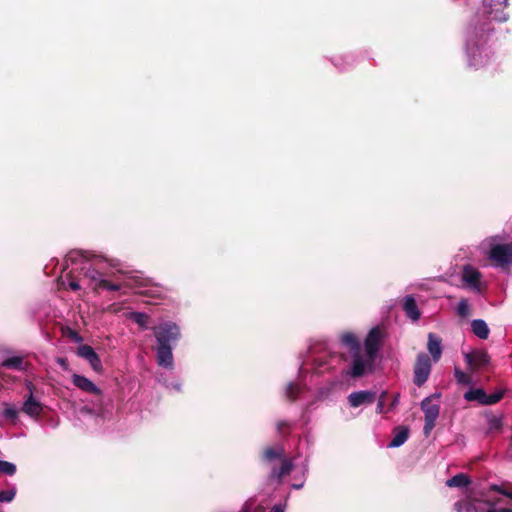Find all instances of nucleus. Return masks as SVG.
<instances>
[{"mask_svg":"<svg viewBox=\"0 0 512 512\" xmlns=\"http://www.w3.org/2000/svg\"><path fill=\"white\" fill-rule=\"evenodd\" d=\"M489 430H500L502 428V421L500 418L492 417L489 419Z\"/></svg>","mask_w":512,"mask_h":512,"instance_id":"obj_35","label":"nucleus"},{"mask_svg":"<svg viewBox=\"0 0 512 512\" xmlns=\"http://www.w3.org/2000/svg\"><path fill=\"white\" fill-rule=\"evenodd\" d=\"M16 494L15 488L0 491V502H10Z\"/></svg>","mask_w":512,"mask_h":512,"instance_id":"obj_33","label":"nucleus"},{"mask_svg":"<svg viewBox=\"0 0 512 512\" xmlns=\"http://www.w3.org/2000/svg\"><path fill=\"white\" fill-rule=\"evenodd\" d=\"M157 341L156 360L159 366L170 368L173 366L172 344L181 337L179 326L167 321L152 328Z\"/></svg>","mask_w":512,"mask_h":512,"instance_id":"obj_1","label":"nucleus"},{"mask_svg":"<svg viewBox=\"0 0 512 512\" xmlns=\"http://www.w3.org/2000/svg\"><path fill=\"white\" fill-rule=\"evenodd\" d=\"M491 490H492V491H495V492H498V493H500V494H501V491H504V489H503L501 486L496 485V484H493V485L491 486Z\"/></svg>","mask_w":512,"mask_h":512,"instance_id":"obj_43","label":"nucleus"},{"mask_svg":"<svg viewBox=\"0 0 512 512\" xmlns=\"http://www.w3.org/2000/svg\"><path fill=\"white\" fill-rule=\"evenodd\" d=\"M381 337V330L378 327H374L365 338L364 345L367 357L369 358V365H373L375 361V357L380 349Z\"/></svg>","mask_w":512,"mask_h":512,"instance_id":"obj_5","label":"nucleus"},{"mask_svg":"<svg viewBox=\"0 0 512 512\" xmlns=\"http://www.w3.org/2000/svg\"><path fill=\"white\" fill-rule=\"evenodd\" d=\"M489 259L496 267L508 269L512 266V242L492 245Z\"/></svg>","mask_w":512,"mask_h":512,"instance_id":"obj_3","label":"nucleus"},{"mask_svg":"<svg viewBox=\"0 0 512 512\" xmlns=\"http://www.w3.org/2000/svg\"><path fill=\"white\" fill-rule=\"evenodd\" d=\"M486 512H511V509H509V508L489 509Z\"/></svg>","mask_w":512,"mask_h":512,"instance_id":"obj_42","label":"nucleus"},{"mask_svg":"<svg viewBox=\"0 0 512 512\" xmlns=\"http://www.w3.org/2000/svg\"><path fill=\"white\" fill-rule=\"evenodd\" d=\"M486 395L487 394L484 389L474 388V389H470L467 392H465L464 399L469 402L477 401L478 403H480L482 405V401L485 400Z\"/></svg>","mask_w":512,"mask_h":512,"instance_id":"obj_22","label":"nucleus"},{"mask_svg":"<svg viewBox=\"0 0 512 512\" xmlns=\"http://www.w3.org/2000/svg\"><path fill=\"white\" fill-rule=\"evenodd\" d=\"M504 396V390H499L492 394H487L484 401H482V405H493L502 400Z\"/></svg>","mask_w":512,"mask_h":512,"instance_id":"obj_27","label":"nucleus"},{"mask_svg":"<svg viewBox=\"0 0 512 512\" xmlns=\"http://www.w3.org/2000/svg\"><path fill=\"white\" fill-rule=\"evenodd\" d=\"M0 473L12 476L16 473V465L5 460H0Z\"/></svg>","mask_w":512,"mask_h":512,"instance_id":"obj_28","label":"nucleus"},{"mask_svg":"<svg viewBox=\"0 0 512 512\" xmlns=\"http://www.w3.org/2000/svg\"><path fill=\"white\" fill-rule=\"evenodd\" d=\"M453 508L456 512H476L475 503L468 500H459L455 502Z\"/></svg>","mask_w":512,"mask_h":512,"instance_id":"obj_25","label":"nucleus"},{"mask_svg":"<svg viewBox=\"0 0 512 512\" xmlns=\"http://www.w3.org/2000/svg\"><path fill=\"white\" fill-rule=\"evenodd\" d=\"M457 314L460 317H467L470 314V307L466 299L460 300V302L457 305Z\"/></svg>","mask_w":512,"mask_h":512,"instance_id":"obj_31","label":"nucleus"},{"mask_svg":"<svg viewBox=\"0 0 512 512\" xmlns=\"http://www.w3.org/2000/svg\"><path fill=\"white\" fill-rule=\"evenodd\" d=\"M501 494L512 499V492H509L508 490L504 489V491H501Z\"/></svg>","mask_w":512,"mask_h":512,"instance_id":"obj_44","label":"nucleus"},{"mask_svg":"<svg viewBox=\"0 0 512 512\" xmlns=\"http://www.w3.org/2000/svg\"><path fill=\"white\" fill-rule=\"evenodd\" d=\"M485 5L491 8L497 5L506 8L508 6V0H485Z\"/></svg>","mask_w":512,"mask_h":512,"instance_id":"obj_36","label":"nucleus"},{"mask_svg":"<svg viewBox=\"0 0 512 512\" xmlns=\"http://www.w3.org/2000/svg\"><path fill=\"white\" fill-rule=\"evenodd\" d=\"M341 341L344 345L348 346L353 353L360 351V343L353 333L347 332L343 334Z\"/></svg>","mask_w":512,"mask_h":512,"instance_id":"obj_23","label":"nucleus"},{"mask_svg":"<svg viewBox=\"0 0 512 512\" xmlns=\"http://www.w3.org/2000/svg\"><path fill=\"white\" fill-rule=\"evenodd\" d=\"M69 288H70L71 290H73V291H77V290H79V289H80V285H79V283H78L77 281H75V280H71V281L69 282Z\"/></svg>","mask_w":512,"mask_h":512,"instance_id":"obj_40","label":"nucleus"},{"mask_svg":"<svg viewBox=\"0 0 512 512\" xmlns=\"http://www.w3.org/2000/svg\"><path fill=\"white\" fill-rule=\"evenodd\" d=\"M291 428H292V425L285 421V420H282V421H279L277 423V432L281 435V436H288L290 435L291 433Z\"/></svg>","mask_w":512,"mask_h":512,"instance_id":"obj_32","label":"nucleus"},{"mask_svg":"<svg viewBox=\"0 0 512 512\" xmlns=\"http://www.w3.org/2000/svg\"><path fill=\"white\" fill-rule=\"evenodd\" d=\"M73 384L81 389L84 392L93 394V395H101V390L87 377L79 374H73L72 376Z\"/></svg>","mask_w":512,"mask_h":512,"instance_id":"obj_11","label":"nucleus"},{"mask_svg":"<svg viewBox=\"0 0 512 512\" xmlns=\"http://www.w3.org/2000/svg\"><path fill=\"white\" fill-rule=\"evenodd\" d=\"M464 357L471 372H475L490 363V356L484 350H474L472 352L465 353Z\"/></svg>","mask_w":512,"mask_h":512,"instance_id":"obj_6","label":"nucleus"},{"mask_svg":"<svg viewBox=\"0 0 512 512\" xmlns=\"http://www.w3.org/2000/svg\"><path fill=\"white\" fill-rule=\"evenodd\" d=\"M472 332L480 339H487L490 333L487 323L482 319H475L471 323Z\"/></svg>","mask_w":512,"mask_h":512,"instance_id":"obj_20","label":"nucleus"},{"mask_svg":"<svg viewBox=\"0 0 512 512\" xmlns=\"http://www.w3.org/2000/svg\"><path fill=\"white\" fill-rule=\"evenodd\" d=\"M69 337H70V338H72L73 340L77 341V342H78V341H81V337H80V336H79V334H78L76 331H74V330H70V332H69Z\"/></svg>","mask_w":512,"mask_h":512,"instance_id":"obj_41","label":"nucleus"},{"mask_svg":"<svg viewBox=\"0 0 512 512\" xmlns=\"http://www.w3.org/2000/svg\"><path fill=\"white\" fill-rule=\"evenodd\" d=\"M409 432L410 431H409L408 427L397 426L393 430L394 436H393L392 440L390 441V443L388 444V447L396 448V447H400L401 445H403L409 437Z\"/></svg>","mask_w":512,"mask_h":512,"instance_id":"obj_17","label":"nucleus"},{"mask_svg":"<svg viewBox=\"0 0 512 512\" xmlns=\"http://www.w3.org/2000/svg\"><path fill=\"white\" fill-rule=\"evenodd\" d=\"M284 456H285V450L282 446L266 447L262 453V460L265 463H270L276 459H279L282 461V459H286Z\"/></svg>","mask_w":512,"mask_h":512,"instance_id":"obj_18","label":"nucleus"},{"mask_svg":"<svg viewBox=\"0 0 512 512\" xmlns=\"http://www.w3.org/2000/svg\"><path fill=\"white\" fill-rule=\"evenodd\" d=\"M511 512H512V509H511Z\"/></svg>","mask_w":512,"mask_h":512,"instance_id":"obj_49","label":"nucleus"},{"mask_svg":"<svg viewBox=\"0 0 512 512\" xmlns=\"http://www.w3.org/2000/svg\"><path fill=\"white\" fill-rule=\"evenodd\" d=\"M100 288L110 290V291H118L120 289V285L112 283L106 279H101L98 281V283L96 284L94 289L98 290Z\"/></svg>","mask_w":512,"mask_h":512,"instance_id":"obj_29","label":"nucleus"},{"mask_svg":"<svg viewBox=\"0 0 512 512\" xmlns=\"http://www.w3.org/2000/svg\"><path fill=\"white\" fill-rule=\"evenodd\" d=\"M481 277V273L474 267L467 265L463 268L462 280L470 287L479 289Z\"/></svg>","mask_w":512,"mask_h":512,"instance_id":"obj_13","label":"nucleus"},{"mask_svg":"<svg viewBox=\"0 0 512 512\" xmlns=\"http://www.w3.org/2000/svg\"><path fill=\"white\" fill-rule=\"evenodd\" d=\"M28 389L30 391V394H29L28 398L25 400L21 410H22V412H24L25 414H27L31 417H38L43 411V405L34 398V396H33L34 386L32 383L28 384Z\"/></svg>","mask_w":512,"mask_h":512,"instance_id":"obj_9","label":"nucleus"},{"mask_svg":"<svg viewBox=\"0 0 512 512\" xmlns=\"http://www.w3.org/2000/svg\"><path fill=\"white\" fill-rule=\"evenodd\" d=\"M69 258H70L72 261H74V258H73V256H72V252L69 254Z\"/></svg>","mask_w":512,"mask_h":512,"instance_id":"obj_48","label":"nucleus"},{"mask_svg":"<svg viewBox=\"0 0 512 512\" xmlns=\"http://www.w3.org/2000/svg\"><path fill=\"white\" fill-rule=\"evenodd\" d=\"M442 339L434 334L429 333L428 334V343H427V349L429 353L432 356V359L434 362H438L442 355Z\"/></svg>","mask_w":512,"mask_h":512,"instance_id":"obj_16","label":"nucleus"},{"mask_svg":"<svg viewBox=\"0 0 512 512\" xmlns=\"http://www.w3.org/2000/svg\"><path fill=\"white\" fill-rule=\"evenodd\" d=\"M399 398H400L399 393H396V394L393 395V398H392L391 403L389 404L388 410H392V409H394L398 405Z\"/></svg>","mask_w":512,"mask_h":512,"instance_id":"obj_38","label":"nucleus"},{"mask_svg":"<svg viewBox=\"0 0 512 512\" xmlns=\"http://www.w3.org/2000/svg\"><path fill=\"white\" fill-rule=\"evenodd\" d=\"M300 392V387L295 383H289L286 388V397L290 401H295Z\"/></svg>","mask_w":512,"mask_h":512,"instance_id":"obj_30","label":"nucleus"},{"mask_svg":"<svg viewBox=\"0 0 512 512\" xmlns=\"http://www.w3.org/2000/svg\"><path fill=\"white\" fill-rule=\"evenodd\" d=\"M77 355L82 357L83 359L87 360L89 362L91 368L95 372L102 373L103 366H102L100 357L98 356V354L94 351V349L90 345H88V344L80 345L77 348Z\"/></svg>","mask_w":512,"mask_h":512,"instance_id":"obj_7","label":"nucleus"},{"mask_svg":"<svg viewBox=\"0 0 512 512\" xmlns=\"http://www.w3.org/2000/svg\"><path fill=\"white\" fill-rule=\"evenodd\" d=\"M376 393L372 391H357L348 396L351 407H359L363 404H371L375 400Z\"/></svg>","mask_w":512,"mask_h":512,"instance_id":"obj_10","label":"nucleus"},{"mask_svg":"<svg viewBox=\"0 0 512 512\" xmlns=\"http://www.w3.org/2000/svg\"><path fill=\"white\" fill-rule=\"evenodd\" d=\"M403 310L406 316L412 321L419 320L421 313L418 309L415 298L412 295H407L402 300Z\"/></svg>","mask_w":512,"mask_h":512,"instance_id":"obj_14","label":"nucleus"},{"mask_svg":"<svg viewBox=\"0 0 512 512\" xmlns=\"http://www.w3.org/2000/svg\"><path fill=\"white\" fill-rule=\"evenodd\" d=\"M85 275L86 277H89L91 280H96L99 275V272L95 269L89 268Z\"/></svg>","mask_w":512,"mask_h":512,"instance_id":"obj_39","label":"nucleus"},{"mask_svg":"<svg viewBox=\"0 0 512 512\" xmlns=\"http://www.w3.org/2000/svg\"><path fill=\"white\" fill-rule=\"evenodd\" d=\"M3 415H4V417L9 418V419H16L18 416V412L13 407L8 406L4 409Z\"/></svg>","mask_w":512,"mask_h":512,"instance_id":"obj_37","label":"nucleus"},{"mask_svg":"<svg viewBox=\"0 0 512 512\" xmlns=\"http://www.w3.org/2000/svg\"><path fill=\"white\" fill-rule=\"evenodd\" d=\"M58 362H59L61 365H64V364H65V360H64V359H62V358H60V359L58 360Z\"/></svg>","mask_w":512,"mask_h":512,"instance_id":"obj_47","label":"nucleus"},{"mask_svg":"<svg viewBox=\"0 0 512 512\" xmlns=\"http://www.w3.org/2000/svg\"><path fill=\"white\" fill-rule=\"evenodd\" d=\"M471 484V479L464 473H458L452 478L448 479L446 485L448 487H467Z\"/></svg>","mask_w":512,"mask_h":512,"instance_id":"obj_21","label":"nucleus"},{"mask_svg":"<svg viewBox=\"0 0 512 512\" xmlns=\"http://www.w3.org/2000/svg\"><path fill=\"white\" fill-rule=\"evenodd\" d=\"M387 397H388V393L386 391L382 392L381 395L379 396V400H378L377 407H376L377 413H383L385 411L384 405H385V399Z\"/></svg>","mask_w":512,"mask_h":512,"instance_id":"obj_34","label":"nucleus"},{"mask_svg":"<svg viewBox=\"0 0 512 512\" xmlns=\"http://www.w3.org/2000/svg\"><path fill=\"white\" fill-rule=\"evenodd\" d=\"M454 376L457 382L461 385H471L472 384V377L459 368L454 369Z\"/></svg>","mask_w":512,"mask_h":512,"instance_id":"obj_26","label":"nucleus"},{"mask_svg":"<svg viewBox=\"0 0 512 512\" xmlns=\"http://www.w3.org/2000/svg\"><path fill=\"white\" fill-rule=\"evenodd\" d=\"M293 469V463L291 459H282L279 467L273 466L271 468L270 474L268 478L270 480H278L281 481L282 478L286 475H289Z\"/></svg>","mask_w":512,"mask_h":512,"instance_id":"obj_12","label":"nucleus"},{"mask_svg":"<svg viewBox=\"0 0 512 512\" xmlns=\"http://www.w3.org/2000/svg\"><path fill=\"white\" fill-rule=\"evenodd\" d=\"M431 359L425 353H419L414 364V378L413 382L418 387L424 385L428 380L431 372Z\"/></svg>","mask_w":512,"mask_h":512,"instance_id":"obj_4","label":"nucleus"},{"mask_svg":"<svg viewBox=\"0 0 512 512\" xmlns=\"http://www.w3.org/2000/svg\"><path fill=\"white\" fill-rule=\"evenodd\" d=\"M373 365H369V358L365 360L361 354V351L353 353V360L351 364L350 376L353 378L362 377L366 370H372Z\"/></svg>","mask_w":512,"mask_h":512,"instance_id":"obj_8","label":"nucleus"},{"mask_svg":"<svg viewBox=\"0 0 512 512\" xmlns=\"http://www.w3.org/2000/svg\"><path fill=\"white\" fill-rule=\"evenodd\" d=\"M130 319L137 323L142 329H148V325L151 320L148 314L142 312H132L130 314Z\"/></svg>","mask_w":512,"mask_h":512,"instance_id":"obj_24","label":"nucleus"},{"mask_svg":"<svg viewBox=\"0 0 512 512\" xmlns=\"http://www.w3.org/2000/svg\"><path fill=\"white\" fill-rule=\"evenodd\" d=\"M440 396V393H435L429 397H426L421 402V409L425 415V424L423 428L425 436H428L435 427L436 420L440 413V406L438 404H432V398H440Z\"/></svg>","mask_w":512,"mask_h":512,"instance_id":"obj_2","label":"nucleus"},{"mask_svg":"<svg viewBox=\"0 0 512 512\" xmlns=\"http://www.w3.org/2000/svg\"><path fill=\"white\" fill-rule=\"evenodd\" d=\"M270 512H284L281 506L275 505Z\"/></svg>","mask_w":512,"mask_h":512,"instance_id":"obj_45","label":"nucleus"},{"mask_svg":"<svg viewBox=\"0 0 512 512\" xmlns=\"http://www.w3.org/2000/svg\"><path fill=\"white\" fill-rule=\"evenodd\" d=\"M468 57H469V65L471 67H482L486 65L489 61L487 55L483 57L481 49L477 45H473V47L467 48Z\"/></svg>","mask_w":512,"mask_h":512,"instance_id":"obj_15","label":"nucleus"},{"mask_svg":"<svg viewBox=\"0 0 512 512\" xmlns=\"http://www.w3.org/2000/svg\"><path fill=\"white\" fill-rule=\"evenodd\" d=\"M1 367L6 369L25 371L27 368V362L24 361V358L22 356H13L4 359L1 362Z\"/></svg>","mask_w":512,"mask_h":512,"instance_id":"obj_19","label":"nucleus"},{"mask_svg":"<svg viewBox=\"0 0 512 512\" xmlns=\"http://www.w3.org/2000/svg\"><path fill=\"white\" fill-rule=\"evenodd\" d=\"M496 19H498L499 21H506L508 19V16L506 14H504L503 16H500V17H494Z\"/></svg>","mask_w":512,"mask_h":512,"instance_id":"obj_46","label":"nucleus"}]
</instances>
